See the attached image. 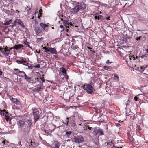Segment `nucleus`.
Masks as SVG:
<instances>
[{
    "label": "nucleus",
    "mask_w": 148,
    "mask_h": 148,
    "mask_svg": "<svg viewBox=\"0 0 148 148\" xmlns=\"http://www.w3.org/2000/svg\"><path fill=\"white\" fill-rule=\"evenodd\" d=\"M40 79L42 82H44L45 81V79H44L43 77H40Z\"/></svg>",
    "instance_id": "43"
},
{
    "label": "nucleus",
    "mask_w": 148,
    "mask_h": 148,
    "mask_svg": "<svg viewBox=\"0 0 148 148\" xmlns=\"http://www.w3.org/2000/svg\"><path fill=\"white\" fill-rule=\"evenodd\" d=\"M60 28L62 29L64 28V27L62 25H61L60 26Z\"/></svg>",
    "instance_id": "58"
},
{
    "label": "nucleus",
    "mask_w": 148,
    "mask_h": 148,
    "mask_svg": "<svg viewBox=\"0 0 148 148\" xmlns=\"http://www.w3.org/2000/svg\"><path fill=\"white\" fill-rule=\"evenodd\" d=\"M32 110H33V114L34 119V122H36L39 119L40 117V112H41V113H42V111L40 110V111L37 110L36 108H35V109H32Z\"/></svg>",
    "instance_id": "3"
},
{
    "label": "nucleus",
    "mask_w": 148,
    "mask_h": 148,
    "mask_svg": "<svg viewBox=\"0 0 148 148\" xmlns=\"http://www.w3.org/2000/svg\"><path fill=\"white\" fill-rule=\"evenodd\" d=\"M8 98L10 99V100L12 101V99L14 98H13L11 96H10V95H8Z\"/></svg>",
    "instance_id": "45"
},
{
    "label": "nucleus",
    "mask_w": 148,
    "mask_h": 148,
    "mask_svg": "<svg viewBox=\"0 0 148 148\" xmlns=\"http://www.w3.org/2000/svg\"><path fill=\"white\" fill-rule=\"evenodd\" d=\"M25 10L27 12V13L28 14H29V11L30 10H31V8L27 9V8H26V7H25Z\"/></svg>",
    "instance_id": "37"
},
{
    "label": "nucleus",
    "mask_w": 148,
    "mask_h": 148,
    "mask_svg": "<svg viewBox=\"0 0 148 148\" xmlns=\"http://www.w3.org/2000/svg\"><path fill=\"white\" fill-rule=\"evenodd\" d=\"M75 41V40L74 39H72V42H74Z\"/></svg>",
    "instance_id": "61"
},
{
    "label": "nucleus",
    "mask_w": 148,
    "mask_h": 148,
    "mask_svg": "<svg viewBox=\"0 0 148 148\" xmlns=\"http://www.w3.org/2000/svg\"><path fill=\"white\" fill-rule=\"evenodd\" d=\"M93 133L95 136H96L98 133H99L100 135H103L104 134L103 130L99 128H95L94 130Z\"/></svg>",
    "instance_id": "6"
},
{
    "label": "nucleus",
    "mask_w": 148,
    "mask_h": 148,
    "mask_svg": "<svg viewBox=\"0 0 148 148\" xmlns=\"http://www.w3.org/2000/svg\"><path fill=\"white\" fill-rule=\"evenodd\" d=\"M86 49V50H87L88 54L91 55H94L95 52L93 48L87 46Z\"/></svg>",
    "instance_id": "11"
},
{
    "label": "nucleus",
    "mask_w": 148,
    "mask_h": 148,
    "mask_svg": "<svg viewBox=\"0 0 148 148\" xmlns=\"http://www.w3.org/2000/svg\"><path fill=\"white\" fill-rule=\"evenodd\" d=\"M30 146L32 147H34V142L31 141L30 142Z\"/></svg>",
    "instance_id": "34"
},
{
    "label": "nucleus",
    "mask_w": 148,
    "mask_h": 148,
    "mask_svg": "<svg viewBox=\"0 0 148 148\" xmlns=\"http://www.w3.org/2000/svg\"><path fill=\"white\" fill-rule=\"evenodd\" d=\"M79 48L78 47V45H76L75 46V48H76V49H77V48Z\"/></svg>",
    "instance_id": "59"
},
{
    "label": "nucleus",
    "mask_w": 148,
    "mask_h": 148,
    "mask_svg": "<svg viewBox=\"0 0 148 148\" xmlns=\"http://www.w3.org/2000/svg\"><path fill=\"white\" fill-rule=\"evenodd\" d=\"M138 97H134V99L135 101H138Z\"/></svg>",
    "instance_id": "52"
},
{
    "label": "nucleus",
    "mask_w": 148,
    "mask_h": 148,
    "mask_svg": "<svg viewBox=\"0 0 148 148\" xmlns=\"http://www.w3.org/2000/svg\"><path fill=\"white\" fill-rule=\"evenodd\" d=\"M41 49L44 52L48 53L49 54L50 53L56 54H57V51L56 49L55 48H53L50 47H46L45 46L43 47V45H42Z\"/></svg>",
    "instance_id": "2"
},
{
    "label": "nucleus",
    "mask_w": 148,
    "mask_h": 148,
    "mask_svg": "<svg viewBox=\"0 0 148 148\" xmlns=\"http://www.w3.org/2000/svg\"><path fill=\"white\" fill-rule=\"evenodd\" d=\"M14 26H13V25H10V27H12V28H13Z\"/></svg>",
    "instance_id": "62"
},
{
    "label": "nucleus",
    "mask_w": 148,
    "mask_h": 148,
    "mask_svg": "<svg viewBox=\"0 0 148 148\" xmlns=\"http://www.w3.org/2000/svg\"><path fill=\"white\" fill-rule=\"evenodd\" d=\"M19 74L22 75L21 77H23L26 75L25 73L23 71H20Z\"/></svg>",
    "instance_id": "33"
},
{
    "label": "nucleus",
    "mask_w": 148,
    "mask_h": 148,
    "mask_svg": "<svg viewBox=\"0 0 148 148\" xmlns=\"http://www.w3.org/2000/svg\"><path fill=\"white\" fill-rule=\"evenodd\" d=\"M11 10H13V12L15 13H19L20 12L18 10H16V11H14V10L13 9H11Z\"/></svg>",
    "instance_id": "49"
},
{
    "label": "nucleus",
    "mask_w": 148,
    "mask_h": 148,
    "mask_svg": "<svg viewBox=\"0 0 148 148\" xmlns=\"http://www.w3.org/2000/svg\"><path fill=\"white\" fill-rule=\"evenodd\" d=\"M34 67L35 68H39L40 67V64H38L34 66Z\"/></svg>",
    "instance_id": "44"
},
{
    "label": "nucleus",
    "mask_w": 148,
    "mask_h": 148,
    "mask_svg": "<svg viewBox=\"0 0 148 148\" xmlns=\"http://www.w3.org/2000/svg\"><path fill=\"white\" fill-rule=\"evenodd\" d=\"M43 38H37V42H39L42 41L43 40Z\"/></svg>",
    "instance_id": "36"
},
{
    "label": "nucleus",
    "mask_w": 148,
    "mask_h": 148,
    "mask_svg": "<svg viewBox=\"0 0 148 148\" xmlns=\"http://www.w3.org/2000/svg\"><path fill=\"white\" fill-rule=\"evenodd\" d=\"M12 19H10L9 21L5 20L4 21V24L5 25H8L10 24L12 22Z\"/></svg>",
    "instance_id": "23"
},
{
    "label": "nucleus",
    "mask_w": 148,
    "mask_h": 148,
    "mask_svg": "<svg viewBox=\"0 0 148 148\" xmlns=\"http://www.w3.org/2000/svg\"><path fill=\"white\" fill-rule=\"evenodd\" d=\"M14 69V70L16 71V72L17 73H19L20 72V71L19 69Z\"/></svg>",
    "instance_id": "42"
},
{
    "label": "nucleus",
    "mask_w": 148,
    "mask_h": 148,
    "mask_svg": "<svg viewBox=\"0 0 148 148\" xmlns=\"http://www.w3.org/2000/svg\"><path fill=\"white\" fill-rule=\"evenodd\" d=\"M5 139H4L3 141L2 142V143H1V144H3V145H1L2 146H4V144H5Z\"/></svg>",
    "instance_id": "48"
},
{
    "label": "nucleus",
    "mask_w": 148,
    "mask_h": 148,
    "mask_svg": "<svg viewBox=\"0 0 148 148\" xmlns=\"http://www.w3.org/2000/svg\"><path fill=\"white\" fill-rule=\"evenodd\" d=\"M23 43L27 47H28L30 48H31L29 45L30 43L29 42H28L27 40H26L24 41Z\"/></svg>",
    "instance_id": "24"
},
{
    "label": "nucleus",
    "mask_w": 148,
    "mask_h": 148,
    "mask_svg": "<svg viewBox=\"0 0 148 148\" xmlns=\"http://www.w3.org/2000/svg\"><path fill=\"white\" fill-rule=\"evenodd\" d=\"M47 127L46 128V129L45 130H44V131L45 133L46 134H49V133L46 130V129L47 130Z\"/></svg>",
    "instance_id": "47"
},
{
    "label": "nucleus",
    "mask_w": 148,
    "mask_h": 148,
    "mask_svg": "<svg viewBox=\"0 0 148 148\" xmlns=\"http://www.w3.org/2000/svg\"><path fill=\"white\" fill-rule=\"evenodd\" d=\"M11 101L13 103L17 105H18L20 104V101L17 99L14 98Z\"/></svg>",
    "instance_id": "22"
},
{
    "label": "nucleus",
    "mask_w": 148,
    "mask_h": 148,
    "mask_svg": "<svg viewBox=\"0 0 148 148\" xmlns=\"http://www.w3.org/2000/svg\"><path fill=\"white\" fill-rule=\"evenodd\" d=\"M0 114L4 116L5 118L7 121L8 122L9 121L11 120L10 119L9 116L8 115L9 114L5 111V110H0Z\"/></svg>",
    "instance_id": "5"
},
{
    "label": "nucleus",
    "mask_w": 148,
    "mask_h": 148,
    "mask_svg": "<svg viewBox=\"0 0 148 148\" xmlns=\"http://www.w3.org/2000/svg\"><path fill=\"white\" fill-rule=\"evenodd\" d=\"M28 122H29V124H30V125L32 124V121L30 120H28Z\"/></svg>",
    "instance_id": "46"
},
{
    "label": "nucleus",
    "mask_w": 148,
    "mask_h": 148,
    "mask_svg": "<svg viewBox=\"0 0 148 148\" xmlns=\"http://www.w3.org/2000/svg\"><path fill=\"white\" fill-rule=\"evenodd\" d=\"M62 69L61 70V71L62 72V73L64 74H66V69L64 68H61Z\"/></svg>",
    "instance_id": "32"
},
{
    "label": "nucleus",
    "mask_w": 148,
    "mask_h": 148,
    "mask_svg": "<svg viewBox=\"0 0 148 148\" xmlns=\"http://www.w3.org/2000/svg\"><path fill=\"white\" fill-rule=\"evenodd\" d=\"M141 37H142L140 36V37L138 38H136V40L137 41H138L140 39V38Z\"/></svg>",
    "instance_id": "51"
},
{
    "label": "nucleus",
    "mask_w": 148,
    "mask_h": 148,
    "mask_svg": "<svg viewBox=\"0 0 148 148\" xmlns=\"http://www.w3.org/2000/svg\"><path fill=\"white\" fill-rule=\"evenodd\" d=\"M40 25L42 28L43 29H45V28L48 26V25L46 24H44L42 23H40Z\"/></svg>",
    "instance_id": "26"
},
{
    "label": "nucleus",
    "mask_w": 148,
    "mask_h": 148,
    "mask_svg": "<svg viewBox=\"0 0 148 148\" xmlns=\"http://www.w3.org/2000/svg\"><path fill=\"white\" fill-rule=\"evenodd\" d=\"M114 79L116 80L117 81H119V77L116 74L114 75Z\"/></svg>",
    "instance_id": "31"
},
{
    "label": "nucleus",
    "mask_w": 148,
    "mask_h": 148,
    "mask_svg": "<svg viewBox=\"0 0 148 148\" xmlns=\"http://www.w3.org/2000/svg\"><path fill=\"white\" fill-rule=\"evenodd\" d=\"M128 57L129 58L130 60H132L133 61H135L136 59H138V56H136V57H135V56H128Z\"/></svg>",
    "instance_id": "25"
},
{
    "label": "nucleus",
    "mask_w": 148,
    "mask_h": 148,
    "mask_svg": "<svg viewBox=\"0 0 148 148\" xmlns=\"http://www.w3.org/2000/svg\"><path fill=\"white\" fill-rule=\"evenodd\" d=\"M54 148H59L60 144L58 142H55L52 144Z\"/></svg>",
    "instance_id": "21"
},
{
    "label": "nucleus",
    "mask_w": 148,
    "mask_h": 148,
    "mask_svg": "<svg viewBox=\"0 0 148 148\" xmlns=\"http://www.w3.org/2000/svg\"><path fill=\"white\" fill-rule=\"evenodd\" d=\"M83 88L88 94H92L93 91V87L90 84H88L85 86Z\"/></svg>",
    "instance_id": "4"
},
{
    "label": "nucleus",
    "mask_w": 148,
    "mask_h": 148,
    "mask_svg": "<svg viewBox=\"0 0 148 148\" xmlns=\"http://www.w3.org/2000/svg\"><path fill=\"white\" fill-rule=\"evenodd\" d=\"M25 124V123L23 121L19 120L17 122V125L19 127H22Z\"/></svg>",
    "instance_id": "18"
},
{
    "label": "nucleus",
    "mask_w": 148,
    "mask_h": 148,
    "mask_svg": "<svg viewBox=\"0 0 148 148\" xmlns=\"http://www.w3.org/2000/svg\"><path fill=\"white\" fill-rule=\"evenodd\" d=\"M20 25L21 27L24 28L25 27V26L24 25V23L20 19H17V23Z\"/></svg>",
    "instance_id": "19"
},
{
    "label": "nucleus",
    "mask_w": 148,
    "mask_h": 148,
    "mask_svg": "<svg viewBox=\"0 0 148 148\" xmlns=\"http://www.w3.org/2000/svg\"><path fill=\"white\" fill-rule=\"evenodd\" d=\"M93 16L96 20H102V19L103 16L99 14L98 13H96L94 14Z\"/></svg>",
    "instance_id": "14"
},
{
    "label": "nucleus",
    "mask_w": 148,
    "mask_h": 148,
    "mask_svg": "<svg viewBox=\"0 0 148 148\" xmlns=\"http://www.w3.org/2000/svg\"><path fill=\"white\" fill-rule=\"evenodd\" d=\"M2 72L1 71V70L0 69V75H1L2 74Z\"/></svg>",
    "instance_id": "55"
},
{
    "label": "nucleus",
    "mask_w": 148,
    "mask_h": 148,
    "mask_svg": "<svg viewBox=\"0 0 148 148\" xmlns=\"http://www.w3.org/2000/svg\"><path fill=\"white\" fill-rule=\"evenodd\" d=\"M18 145H20L21 146L22 145H21V141L18 142Z\"/></svg>",
    "instance_id": "57"
},
{
    "label": "nucleus",
    "mask_w": 148,
    "mask_h": 148,
    "mask_svg": "<svg viewBox=\"0 0 148 148\" xmlns=\"http://www.w3.org/2000/svg\"><path fill=\"white\" fill-rule=\"evenodd\" d=\"M74 139H75V142L78 143H81L84 141V138L81 136H79L77 137L75 136Z\"/></svg>",
    "instance_id": "8"
},
{
    "label": "nucleus",
    "mask_w": 148,
    "mask_h": 148,
    "mask_svg": "<svg viewBox=\"0 0 148 148\" xmlns=\"http://www.w3.org/2000/svg\"><path fill=\"white\" fill-rule=\"evenodd\" d=\"M64 23L66 25H68L70 24V23L68 21L66 20H64L63 21Z\"/></svg>",
    "instance_id": "30"
},
{
    "label": "nucleus",
    "mask_w": 148,
    "mask_h": 148,
    "mask_svg": "<svg viewBox=\"0 0 148 148\" xmlns=\"http://www.w3.org/2000/svg\"><path fill=\"white\" fill-rule=\"evenodd\" d=\"M110 17H108L107 18H106V19L107 20H110Z\"/></svg>",
    "instance_id": "60"
},
{
    "label": "nucleus",
    "mask_w": 148,
    "mask_h": 148,
    "mask_svg": "<svg viewBox=\"0 0 148 148\" xmlns=\"http://www.w3.org/2000/svg\"><path fill=\"white\" fill-rule=\"evenodd\" d=\"M17 23V19H16L13 23V26H15L16 24Z\"/></svg>",
    "instance_id": "41"
},
{
    "label": "nucleus",
    "mask_w": 148,
    "mask_h": 148,
    "mask_svg": "<svg viewBox=\"0 0 148 148\" xmlns=\"http://www.w3.org/2000/svg\"><path fill=\"white\" fill-rule=\"evenodd\" d=\"M69 122V118L68 117H67L66 119L65 120V122H63L62 123L66 125V126H68V123Z\"/></svg>",
    "instance_id": "28"
},
{
    "label": "nucleus",
    "mask_w": 148,
    "mask_h": 148,
    "mask_svg": "<svg viewBox=\"0 0 148 148\" xmlns=\"http://www.w3.org/2000/svg\"><path fill=\"white\" fill-rule=\"evenodd\" d=\"M113 147L114 148H122V147H117L115 146H114H114H113Z\"/></svg>",
    "instance_id": "56"
},
{
    "label": "nucleus",
    "mask_w": 148,
    "mask_h": 148,
    "mask_svg": "<svg viewBox=\"0 0 148 148\" xmlns=\"http://www.w3.org/2000/svg\"><path fill=\"white\" fill-rule=\"evenodd\" d=\"M23 45L22 44H15L13 47L11 48L7 47V50H8V52H7V55L12 54L16 55V53L15 51V49L17 50L18 49H20L21 48H23Z\"/></svg>",
    "instance_id": "1"
},
{
    "label": "nucleus",
    "mask_w": 148,
    "mask_h": 148,
    "mask_svg": "<svg viewBox=\"0 0 148 148\" xmlns=\"http://www.w3.org/2000/svg\"><path fill=\"white\" fill-rule=\"evenodd\" d=\"M147 67V66H141L139 67H137L136 68H135L136 70H138V71H140V72H143L145 68H146Z\"/></svg>",
    "instance_id": "17"
},
{
    "label": "nucleus",
    "mask_w": 148,
    "mask_h": 148,
    "mask_svg": "<svg viewBox=\"0 0 148 148\" xmlns=\"http://www.w3.org/2000/svg\"><path fill=\"white\" fill-rule=\"evenodd\" d=\"M56 127V126L53 123H51L48 125L47 129L49 130V132H52L54 130Z\"/></svg>",
    "instance_id": "9"
},
{
    "label": "nucleus",
    "mask_w": 148,
    "mask_h": 148,
    "mask_svg": "<svg viewBox=\"0 0 148 148\" xmlns=\"http://www.w3.org/2000/svg\"><path fill=\"white\" fill-rule=\"evenodd\" d=\"M71 14H77L79 10V8L77 5L74 8L71 9Z\"/></svg>",
    "instance_id": "12"
},
{
    "label": "nucleus",
    "mask_w": 148,
    "mask_h": 148,
    "mask_svg": "<svg viewBox=\"0 0 148 148\" xmlns=\"http://www.w3.org/2000/svg\"><path fill=\"white\" fill-rule=\"evenodd\" d=\"M104 68L105 70H107L108 71H110V69L108 66H104Z\"/></svg>",
    "instance_id": "40"
},
{
    "label": "nucleus",
    "mask_w": 148,
    "mask_h": 148,
    "mask_svg": "<svg viewBox=\"0 0 148 148\" xmlns=\"http://www.w3.org/2000/svg\"><path fill=\"white\" fill-rule=\"evenodd\" d=\"M39 82L40 84L36 86L34 89V91L35 92H37L39 91H41L43 88L42 83H41L40 81Z\"/></svg>",
    "instance_id": "7"
},
{
    "label": "nucleus",
    "mask_w": 148,
    "mask_h": 148,
    "mask_svg": "<svg viewBox=\"0 0 148 148\" xmlns=\"http://www.w3.org/2000/svg\"><path fill=\"white\" fill-rule=\"evenodd\" d=\"M76 5L79 8V10H84L86 8V5L83 3L77 2Z\"/></svg>",
    "instance_id": "10"
},
{
    "label": "nucleus",
    "mask_w": 148,
    "mask_h": 148,
    "mask_svg": "<svg viewBox=\"0 0 148 148\" xmlns=\"http://www.w3.org/2000/svg\"><path fill=\"white\" fill-rule=\"evenodd\" d=\"M112 63V62H110L109 60H108L106 62V64H108V63Z\"/></svg>",
    "instance_id": "50"
},
{
    "label": "nucleus",
    "mask_w": 148,
    "mask_h": 148,
    "mask_svg": "<svg viewBox=\"0 0 148 148\" xmlns=\"http://www.w3.org/2000/svg\"><path fill=\"white\" fill-rule=\"evenodd\" d=\"M71 125L72 127H75L76 126L75 121L73 120L71 121Z\"/></svg>",
    "instance_id": "27"
},
{
    "label": "nucleus",
    "mask_w": 148,
    "mask_h": 148,
    "mask_svg": "<svg viewBox=\"0 0 148 148\" xmlns=\"http://www.w3.org/2000/svg\"><path fill=\"white\" fill-rule=\"evenodd\" d=\"M0 51L3 53L4 54L6 55H7V52H8V50H7V46H6L4 48H1L0 47Z\"/></svg>",
    "instance_id": "15"
},
{
    "label": "nucleus",
    "mask_w": 148,
    "mask_h": 148,
    "mask_svg": "<svg viewBox=\"0 0 148 148\" xmlns=\"http://www.w3.org/2000/svg\"><path fill=\"white\" fill-rule=\"evenodd\" d=\"M34 18V16H32L30 19H33Z\"/></svg>",
    "instance_id": "64"
},
{
    "label": "nucleus",
    "mask_w": 148,
    "mask_h": 148,
    "mask_svg": "<svg viewBox=\"0 0 148 148\" xmlns=\"http://www.w3.org/2000/svg\"><path fill=\"white\" fill-rule=\"evenodd\" d=\"M42 8H41L39 10V12H42Z\"/></svg>",
    "instance_id": "54"
},
{
    "label": "nucleus",
    "mask_w": 148,
    "mask_h": 148,
    "mask_svg": "<svg viewBox=\"0 0 148 148\" xmlns=\"http://www.w3.org/2000/svg\"><path fill=\"white\" fill-rule=\"evenodd\" d=\"M28 60V59L27 58H23L20 60H17V62L18 63L22 64L24 65H26V64L25 63H27Z\"/></svg>",
    "instance_id": "13"
},
{
    "label": "nucleus",
    "mask_w": 148,
    "mask_h": 148,
    "mask_svg": "<svg viewBox=\"0 0 148 148\" xmlns=\"http://www.w3.org/2000/svg\"><path fill=\"white\" fill-rule=\"evenodd\" d=\"M27 8H27H28V9H29V8H30V6H27V7H26Z\"/></svg>",
    "instance_id": "63"
},
{
    "label": "nucleus",
    "mask_w": 148,
    "mask_h": 148,
    "mask_svg": "<svg viewBox=\"0 0 148 148\" xmlns=\"http://www.w3.org/2000/svg\"><path fill=\"white\" fill-rule=\"evenodd\" d=\"M29 129L27 127H26L23 130V134L25 136H27L29 135Z\"/></svg>",
    "instance_id": "16"
},
{
    "label": "nucleus",
    "mask_w": 148,
    "mask_h": 148,
    "mask_svg": "<svg viewBox=\"0 0 148 148\" xmlns=\"http://www.w3.org/2000/svg\"><path fill=\"white\" fill-rule=\"evenodd\" d=\"M24 77H25V79H26V80L27 81H30V80H31V78L30 77H28L27 76L26 74L25 75V76Z\"/></svg>",
    "instance_id": "29"
},
{
    "label": "nucleus",
    "mask_w": 148,
    "mask_h": 148,
    "mask_svg": "<svg viewBox=\"0 0 148 148\" xmlns=\"http://www.w3.org/2000/svg\"><path fill=\"white\" fill-rule=\"evenodd\" d=\"M138 56H138V59H136V60H135V61H136V62H139L140 61V60L138 59V58H139Z\"/></svg>",
    "instance_id": "53"
},
{
    "label": "nucleus",
    "mask_w": 148,
    "mask_h": 148,
    "mask_svg": "<svg viewBox=\"0 0 148 148\" xmlns=\"http://www.w3.org/2000/svg\"><path fill=\"white\" fill-rule=\"evenodd\" d=\"M34 30L36 33L37 35H38L39 33L42 32L40 28L37 27H36L35 28Z\"/></svg>",
    "instance_id": "20"
},
{
    "label": "nucleus",
    "mask_w": 148,
    "mask_h": 148,
    "mask_svg": "<svg viewBox=\"0 0 148 148\" xmlns=\"http://www.w3.org/2000/svg\"><path fill=\"white\" fill-rule=\"evenodd\" d=\"M72 132L71 131H69L66 132V134L67 136H69L71 134Z\"/></svg>",
    "instance_id": "35"
},
{
    "label": "nucleus",
    "mask_w": 148,
    "mask_h": 148,
    "mask_svg": "<svg viewBox=\"0 0 148 148\" xmlns=\"http://www.w3.org/2000/svg\"><path fill=\"white\" fill-rule=\"evenodd\" d=\"M42 12H39L38 18L40 19V18L42 16Z\"/></svg>",
    "instance_id": "38"
},
{
    "label": "nucleus",
    "mask_w": 148,
    "mask_h": 148,
    "mask_svg": "<svg viewBox=\"0 0 148 148\" xmlns=\"http://www.w3.org/2000/svg\"><path fill=\"white\" fill-rule=\"evenodd\" d=\"M92 128L91 127H89L88 126H87V127H86V128L85 129V130H87V129H89L90 130H91L92 129Z\"/></svg>",
    "instance_id": "39"
}]
</instances>
